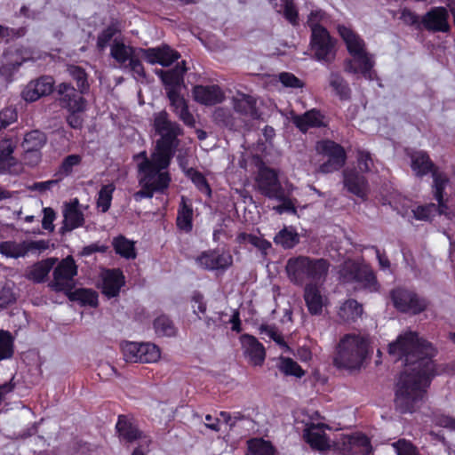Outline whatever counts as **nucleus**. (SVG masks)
Returning <instances> with one entry per match:
<instances>
[{"label":"nucleus","instance_id":"1","mask_svg":"<svg viewBox=\"0 0 455 455\" xmlns=\"http://www.w3.org/2000/svg\"><path fill=\"white\" fill-rule=\"evenodd\" d=\"M388 353L398 360L403 359L408 366L396 384L395 406L402 413L413 412L426 400L427 388L435 374L431 357L435 349L416 332L408 331L389 344Z\"/></svg>","mask_w":455,"mask_h":455},{"label":"nucleus","instance_id":"2","mask_svg":"<svg viewBox=\"0 0 455 455\" xmlns=\"http://www.w3.org/2000/svg\"><path fill=\"white\" fill-rule=\"evenodd\" d=\"M153 127L160 136L150 157L145 151L134 157L138 161V182L140 189L133 194L136 202L152 198L155 193H164L170 186L169 166L179 145L178 137L181 134L180 126L169 119L165 111L154 115Z\"/></svg>","mask_w":455,"mask_h":455},{"label":"nucleus","instance_id":"3","mask_svg":"<svg viewBox=\"0 0 455 455\" xmlns=\"http://www.w3.org/2000/svg\"><path fill=\"white\" fill-rule=\"evenodd\" d=\"M110 55L121 68H124L135 55H141V58L150 64H159L164 67L172 65L180 58L178 52L166 44L148 49L133 48L116 38L110 45Z\"/></svg>","mask_w":455,"mask_h":455},{"label":"nucleus","instance_id":"4","mask_svg":"<svg viewBox=\"0 0 455 455\" xmlns=\"http://www.w3.org/2000/svg\"><path fill=\"white\" fill-rule=\"evenodd\" d=\"M330 266L329 261L325 259L299 255L287 260L285 273L292 284L303 286L307 282L323 283L329 273Z\"/></svg>","mask_w":455,"mask_h":455},{"label":"nucleus","instance_id":"5","mask_svg":"<svg viewBox=\"0 0 455 455\" xmlns=\"http://www.w3.org/2000/svg\"><path fill=\"white\" fill-rule=\"evenodd\" d=\"M368 348L369 342L364 336L346 334L337 344L333 363L339 369H359L368 355Z\"/></svg>","mask_w":455,"mask_h":455},{"label":"nucleus","instance_id":"6","mask_svg":"<svg viewBox=\"0 0 455 455\" xmlns=\"http://www.w3.org/2000/svg\"><path fill=\"white\" fill-rule=\"evenodd\" d=\"M449 182L448 178L443 173L434 172L433 193L438 204H428L419 205L412 210L414 218L419 220H430L435 215H444L447 219L455 218L454 209H451L446 202L443 201V191Z\"/></svg>","mask_w":455,"mask_h":455},{"label":"nucleus","instance_id":"7","mask_svg":"<svg viewBox=\"0 0 455 455\" xmlns=\"http://www.w3.org/2000/svg\"><path fill=\"white\" fill-rule=\"evenodd\" d=\"M339 278L344 283H355L356 287L377 291L379 284L371 268L348 260L344 262L339 270Z\"/></svg>","mask_w":455,"mask_h":455},{"label":"nucleus","instance_id":"8","mask_svg":"<svg viewBox=\"0 0 455 455\" xmlns=\"http://www.w3.org/2000/svg\"><path fill=\"white\" fill-rule=\"evenodd\" d=\"M58 92L61 95L60 100L63 106L69 111L67 117L68 124L74 129H80L83 126L82 112L85 109L86 101L74 87L66 83L59 85Z\"/></svg>","mask_w":455,"mask_h":455},{"label":"nucleus","instance_id":"9","mask_svg":"<svg viewBox=\"0 0 455 455\" xmlns=\"http://www.w3.org/2000/svg\"><path fill=\"white\" fill-rule=\"evenodd\" d=\"M315 150L318 154L326 156L328 159L323 163L318 171L322 173H331L344 166L347 160L345 149L331 140H320L315 144Z\"/></svg>","mask_w":455,"mask_h":455},{"label":"nucleus","instance_id":"10","mask_svg":"<svg viewBox=\"0 0 455 455\" xmlns=\"http://www.w3.org/2000/svg\"><path fill=\"white\" fill-rule=\"evenodd\" d=\"M19 140L10 132L0 138V174L18 175L22 170L21 163L13 156Z\"/></svg>","mask_w":455,"mask_h":455},{"label":"nucleus","instance_id":"11","mask_svg":"<svg viewBox=\"0 0 455 455\" xmlns=\"http://www.w3.org/2000/svg\"><path fill=\"white\" fill-rule=\"evenodd\" d=\"M310 48L314 58L319 62L330 64L336 57V41L327 29L311 32Z\"/></svg>","mask_w":455,"mask_h":455},{"label":"nucleus","instance_id":"12","mask_svg":"<svg viewBox=\"0 0 455 455\" xmlns=\"http://www.w3.org/2000/svg\"><path fill=\"white\" fill-rule=\"evenodd\" d=\"M123 353L127 362L152 363L159 360L160 349L153 343L126 342L123 345Z\"/></svg>","mask_w":455,"mask_h":455},{"label":"nucleus","instance_id":"13","mask_svg":"<svg viewBox=\"0 0 455 455\" xmlns=\"http://www.w3.org/2000/svg\"><path fill=\"white\" fill-rule=\"evenodd\" d=\"M49 248L45 240L4 241L0 243V253L6 258H23L28 253H40Z\"/></svg>","mask_w":455,"mask_h":455},{"label":"nucleus","instance_id":"14","mask_svg":"<svg viewBox=\"0 0 455 455\" xmlns=\"http://www.w3.org/2000/svg\"><path fill=\"white\" fill-rule=\"evenodd\" d=\"M77 267L72 257L62 259L53 271V280L50 286L56 291L70 292L74 287V277Z\"/></svg>","mask_w":455,"mask_h":455},{"label":"nucleus","instance_id":"15","mask_svg":"<svg viewBox=\"0 0 455 455\" xmlns=\"http://www.w3.org/2000/svg\"><path fill=\"white\" fill-rule=\"evenodd\" d=\"M351 58L344 62V70L347 73L362 75L365 79L373 80L376 76L374 56L367 50L350 54Z\"/></svg>","mask_w":455,"mask_h":455},{"label":"nucleus","instance_id":"16","mask_svg":"<svg viewBox=\"0 0 455 455\" xmlns=\"http://www.w3.org/2000/svg\"><path fill=\"white\" fill-rule=\"evenodd\" d=\"M394 306L401 312L419 314L427 308L425 299L418 297L414 292L404 289H395L391 292Z\"/></svg>","mask_w":455,"mask_h":455},{"label":"nucleus","instance_id":"17","mask_svg":"<svg viewBox=\"0 0 455 455\" xmlns=\"http://www.w3.org/2000/svg\"><path fill=\"white\" fill-rule=\"evenodd\" d=\"M196 262L199 267L205 270H225L232 265L233 257L228 251L209 250L197 256Z\"/></svg>","mask_w":455,"mask_h":455},{"label":"nucleus","instance_id":"18","mask_svg":"<svg viewBox=\"0 0 455 455\" xmlns=\"http://www.w3.org/2000/svg\"><path fill=\"white\" fill-rule=\"evenodd\" d=\"M303 298L312 315H321L329 304V298L319 285L308 283L305 285Z\"/></svg>","mask_w":455,"mask_h":455},{"label":"nucleus","instance_id":"19","mask_svg":"<svg viewBox=\"0 0 455 455\" xmlns=\"http://www.w3.org/2000/svg\"><path fill=\"white\" fill-rule=\"evenodd\" d=\"M331 427L323 423L307 424L303 431L304 440L314 450L323 451L331 448V440L325 433V430Z\"/></svg>","mask_w":455,"mask_h":455},{"label":"nucleus","instance_id":"20","mask_svg":"<svg viewBox=\"0 0 455 455\" xmlns=\"http://www.w3.org/2000/svg\"><path fill=\"white\" fill-rule=\"evenodd\" d=\"M260 193L268 198H281L283 188L278 180L277 173L269 168H261L256 180Z\"/></svg>","mask_w":455,"mask_h":455},{"label":"nucleus","instance_id":"21","mask_svg":"<svg viewBox=\"0 0 455 455\" xmlns=\"http://www.w3.org/2000/svg\"><path fill=\"white\" fill-rule=\"evenodd\" d=\"M424 28L432 32L447 33L451 30L449 12L445 7L431 8L421 19Z\"/></svg>","mask_w":455,"mask_h":455},{"label":"nucleus","instance_id":"22","mask_svg":"<svg viewBox=\"0 0 455 455\" xmlns=\"http://www.w3.org/2000/svg\"><path fill=\"white\" fill-rule=\"evenodd\" d=\"M87 206L80 204L78 198H73L63 204V225L67 230H74L84 224V211Z\"/></svg>","mask_w":455,"mask_h":455},{"label":"nucleus","instance_id":"23","mask_svg":"<svg viewBox=\"0 0 455 455\" xmlns=\"http://www.w3.org/2000/svg\"><path fill=\"white\" fill-rule=\"evenodd\" d=\"M54 80L51 76H41L29 82L21 92L22 99L27 102H34L41 97L50 94L53 90Z\"/></svg>","mask_w":455,"mask_h":455},{"label":"nucleus","instance_id":"24","mask_svg":"<svg viewBox=\"0 0 455 455\" xmlns=\"http://www.w3.org/2000/svg\"><path fill=\"white\" fill-rule=\"evenodd\" d=\"M243 355L254 366L263 364L266 352L263 345L253 336L243 334L240 337Z\"/></svg>","mask_w":455,"mask_h":455},{"label":"nucleus","instance_id":"25","mask_svg":"<svg viewBox=\"0 0 455 455\" xmlns=\"http://www.w3.org/2000/svg\"><path fill=\"white\" fill-rule=\"evenodd\" d=\"M344 188L354 196L364 199L367 196L369 186L365 177L355 169H346L343 172Z\"/></svg>","mask_w":455,"mask_h":455},{"label":"nucleus","instance_id":"26","mask_svg":"<svg viewBox=\"0 0 455 455\" xmlns=\"http://www.w3.org/2000/svg\"><path fill=\"white\" fill-rule=\"evenodd\" d=\"M192 93L196 102L205 106L216 105L225 99L224 92L216 84L196 85L194 87Z\"/></svg>","mask_w":455,"mask_h":455},{"label":"nucleus","instance_id":"27","mask_svg":"<svg viewBox=\"0 0 455 455\" xmlns=\"http://www.w3.org/2000/svg\"><path fill=\"white\" fill-rule=\"evenodd\" d=\"M124 275L119 269H108L102 273V293L108 298L116 297L124 285Z\"/></svg>","mask_w":455,"mask_h":455},{"label":"nucleus","instance_id":"28","mask_svg":"<svg viewBox=\"0 0 455 455\" xmlns=\"http://www.w3.org/2000/svg\"><path fill=\"white\" fill-rule=\"evenodd\" d=\"M187 68L185 62L177 64L176 67L171 70H158L156 75L162 79L164 84L167 92L174 89L176 92H180L181 85L183 84V76Z\"/></svg>","mask_w":455,"mask_h":455},{"label":"nucleus","instance_id":"29","mask_svg":"<svg viewBox=\"0 0 455 455\" xmlns=\"http://www.w3.org/2000/svg\"><path fill=\"white\" fill-rule=\"evenodd\" d=\"M408 155L411 158V167L417 176L421 177L427 175L428 172H432V176L434 177L435 172L441 173L435 168L433 162L426 152L413 151L408 153Z\"/></svg>","mask_w":455,"mask_h":455},{"label":"nucleus","instance_id":"30","mask_svg":"<svg viewBox=\"0 0 455 455\" xmlns=\"http://www.w3.org/2000/svg\"><path fill=\"white\" fill-rule=\"evenodd\" d=\"M30 59V54L28 52L22 53L19 51H16L15 52L8 51L4 53V63L0 67V75L5 77H10L23 62Z\"/></svg>","mask_w":455,"mask_h":455},{"label":"nucleus","instance_id":"31","mask_svg":"<svg viewBox=\"0 0 455 455\" xmlns=\"http://www.w3.org/2000/svg\"><path fill=\"white\" fill-rule=\"evenodd\" d=\"M338 32L346 44L349 54L366 50V44L363 39L356 34L350 27L339 25Z\"/></svg>","mask_w":455,"mask_h":455},{"label":"nucleus","instance_id":"32","mask_svg":"<svg viewBox=\"0 0 455 455\" xmlns=\"http://www.w3.org/2000/svg\"><path fill=\"white\" fill-rule=\"evenodd\" d=\"M292 122L301 132H306L309 128L324 125V116L320 111L311 109L303 115H296Z\"/></svg>","mask_w":455,"mask_h":455},{"label":"nucleus","instance_id":"33","mask_svg":"<svg viewBox=\"0 0 455 455\" xmlns=\"http://www.w3.org/2000/svg\"><path fill=\"white\" fill-rule=\"evenodd\" d=\"M193 215L192 204L185 196H181L177 214L178 228L186 233L190 232L193 228Z\"/></svg>","mask_w":455,"mask_h":455},{"label":"nucleus","instance_id":"34","mask_svg":"<svg viewBox=\"0 0 455 455\" xmlns=\"http://www.w3.org/2000/svg\"><path fill=\"white\" fill-rule=\"evenodd\" d=\"M46 141L47 137L43 132L34 130L24 135L21 147L25 152L40 151L46 144Z\"/></svg>","mask_w":455,"mask_h":455},{"label":"nucleus","instance_id":"35","mask_svg":"<svg viewBox=\"0 0 455 455\" xmlns=\"http://www.w3.org/2000/svg\"><path fill=\"white\" fill-rule=\"evenodd\" d=\"M119 437L126 442H132L139 438L140 432L126 416L120 415L116 425Z\"/></svg>","mask_w":455,"mask_h":455},{"label":"nucleus","instance_id":"36","mask_svg":"<svg viewBox=\"0 0 455 455\" xmlns=\"http://www.w3.org/2000/svg\"><path fill=\"white\" fill-rule=\"evenodd\" d=\"M52 259L33 265L26 273V277L34 283H43L53 267Z\"/></svg>","mask_w":455,"mask_h":455},{"label":"nucleus","instance_id":"37","mask_svg":"<svg viewBox=\"0 0 455 455\" xmlns=\"http://www.w3.org/2000/svg\"><path fill=\"white\" fill-rule=\"evenodd\" d=\"M115 251L123 258L133 259L136 258L134 243L124 235H118L112 241Z\"/></svg>","mask_w":455,"mask_h":455},{"label":"nucleus","instance_id":"38","mask_svg":"<svg viewBox=\"0 0 455 455\" xmlns=\"http://www.w3.org/2000/svg\"><path fill=\"white\" fill-rule=\"evenodd\" d=\"M256 101L253 97L246 94H238L233 99L234 109L245 116L254 117Z\"/></svg>","mask_w":455,"mask_h":455},{"label":"nucleus","instance_id":"39","mask_svg":"<svg viewBox=\"0 0 455 455\" xmlns=\"http://www.w3.org/2000/svg\"><path fill=\"white\" fill-rule=\"evenodd\" d=\"M348 443L354 452H360L363 455H368L371 451V446L369 438L361 433H356L349 435L344 441V443Z\"/></svg>","mask_w":455,"mask_h":455},{"label":"nucleus","instance_id":"40","mask_svg":"<svg viewBox=\"0 0 455 455\" xmlns=\"http://www.w3.org/2000/svg\"><path fill=\"white\" fill-rule=\"evenodd\" d=\"M246 455H275L274 446L270 442L262 438H253L248 441Z\"/></svg>","mask_w":455,"mask_h":455},{"label":"nucleus","instance_id":"41","mask_svg":"<svg viewBox=\"0 0 455 455\" xmlns=\"http://www.w3.org/2000/svg\"><path fill=\"white\" fill-rule=\"evenodd\" d=\"M274 241L285 249L293 248L299 242V236L292 228H284L275 236Z\"/></svg>","mask_w":455,"mask_h":455},{"label":"nucleus","instance_id":"42","mask_svg":"<svg viewBox=\"0 0 455 455\" xmlns=\"http://www.w3.org/2000/svg\"><path fill=\"white\" fill-rule=\"evenodd\" d=\"M363 313L362 305L355 299H347L339 308V315L344 321H354Z\"/></svg>","mask_w":455,"mask_h":455},{"label":"nucleus","instance_id":"43","mask_svg":"<svg viewBox=\"0 0 455 455\" xmlns=\"http://www.w3.org/2000/svg\"><path fill=\"white\" fill-rule=\"evenodd\" d=\"M71 300L79 301L82 305L96 307L98 304V295L96 291L90 289H77L74 291L67 292Z\"/></svg>","mask_w":455,"mask_h":455},{"label":"nucleus","instance_id":"44","mask_svg":"<svg viewBox=\"0 0 455 455\" xmlns=\"http://www.w3.org/2000/svg\"><path fill=\"white\" fill-rule=\"evenodd\" d=\"M115 190L116 186L113 183L104 185L100 189L98 193L97 207L102 212H107L109 210Z\"/></svg>","mask_w":455,"mask_h":455},{"label":"nucleus","instance_id":"45","mask_svg":"<svg viewBox=\"0 0 455 455\" xmlns=\"http://www.w3.org/2000/svg\"><path fill=\"white\" fill-rule=\"evenodd\" d=\"M237 241L240 243H250L264 254L271 248L268 241L252 234L241 233L237 235Z\"/></svg>","mask_w":455,"mask_h":455},{"label":"nucleus","instance_id":"46","mask_svg":"<svg viewBox=\"0 0 455 455\" xmlns=\"http://www.w3.org/2000/svg\"><path fill=\"white\" fill-rule=\"evenodd\" d=\"M278 368L287 376L301 378L305 374L302 368L294 360L289 357L280 356Z\"/></svg>","mask_w":455,"mask_h":455},{"label":"nucleus","instance_id":"47","mask_svg":"<svg viewBox=\"0 0 455 455\" xmlns=\"http://www.w3.org/2000/svg\"><path fill=\"white\" fill-rule=\"evenodd\" d=\"M154 327L158 336L172 337L176 333L172 322L165 315L157 317L154 322Z\"/></svg>","mask_w":455,"mask_h":455},{"label":"nucleus","instance_id":"48","mask_svg":"<svg viewBox=\"0 0 455 455\" xmlns=\"http://www.w3.org/2000/svg\"><path fill=\"white\" fill-rule=\"evenodd\" d=\"M13 355V338L8 331H0V360L9 359Z\"/></svg>","mask_w":455,"mask_h":455},{"label":"nucleus","instance_id":"49","mask_svg":"<svg viewBox=\"0 0 455 455\" xmlns=\"http://www.w3.org/2000/svg\"><path fill=\"white\" fill-rule=\"evenodd\" d=\"M82 162V156L80 155L73 154L66 156L61 164L59 167L57 175H60V179L67 177L73 172V169L78 166Z\"/></svg>","mask_w":455,"mask_h":455},{"label":"nucleus","instance_id":"50","mask_svg":"<svg viewBox=\"0 0 455 455\" xmlns=\"http://www.w3.org/2000/svg\"><path fill=\"white\" fill-rule=\"evenodd\" d=\"M327 19V15L325 12H323L320 8H315L312 6L310 9V13L307 16V25L312 31H315V29H326L322 23H323Z\"/></svg>","mask_w":455,"mask_h":455},{"label":"nucleus","instance_id":"51","mask_svg":"<svg viewBox=\"0 0 455 455\" xmlns=\"http://www.w3.org/2000/svg\"><path fill=\"white\" fill-rule=\"evenodd\" d=\"M330 84L341 99H347L350 95V89L344 78L338 73H331Z\"/></svg>","mask_w":455,"mask_h":455},{"label":"nucleus","instance_id":"52","mask_svg":"<svg viewBox=\"0 0 455 455\" xmlns=\"http://www.w3.org/2000/svg\"><path fill=\"white\" fill-rule=\"evenodd\" d=\"M68 70L69 75L76 81V85L80 92L84 93L89 88L84 70L77 66H69Z\"/></svg>","mask_w":455,"mask_h":455},{"label":"nucleus","instance_id":"53","mask_svg":"<svg viewBox=\"0 0 455 455\" xmlns=\"http://www.w3.org/2000/svg\"><path fill=\"white\" fill-rule=\"evenodd\" d=\"M275 200L281 202L279 205L275 206L273 209L279 214H283L284 212H289L291 214H297L296 210V200L291 199L287 197L284 194V191H281V198H275Z\"/></svg>","mask_w":455,"mask_h":455},{"label":"nucleus","instance_id":"54","mask_svg":"<svg viewBox=\"0 0 455 455\" xmlns=\"http://www.w3.org/2000/svg\"><path fill=\"white\" fill-rule=\"evenodd\" d=\"M187 175L191 179L193 183L201 192L206 194L207 196L211 195L210 186L208 185L205 178L202 173L194 169H188L187 171Z\"/></svg>","mask_w":455,"mask_h":455},{"label":"nucleus","instance_id":"55","mask_svg":"<svg viewBox=\"0 0 455 455\" xmlns=\"http://www.w3.org/2000/svg\"><path fill=\"white\" fill-rule=\"evenodd\" d=\"M283 17L292 25H299V12L292 0H282Z\"/></svg>","mask_w":455,"mask_h":455},{"label":"nucleus","instance_id":"56","mask_svg":"<svg viewBox=\"0 0 455 455\" xmlns=\"http://www.w3.org/2000/svg\"><path fill=\"white\" fill-rule=\"evenodd\" d=\"M139 57L141 55H135L123 68L130 70L136 80L142 81L146 77V73Z\"/></svg>","mask_w":455,"mask_h":455},{"label":"nucleus","instance_id":"57","mask_svg":"<svg viewBox=\"0 0 455 455\" xmlns=\"http://www.w3.org/2000/svg\"><path fill=\"white\" fill-rule=\"evenodd\" d=\"M357 166L362 172H369L373 169L378 171L374 166L371 154L363 150H360L357 153Z\"/></svg>","mask_w":455,"mask_h":455},{"label":"nucleus","instance_id":"58","mask_svg":"<svg viewBox=\"0 0 455 455\" xmlns=\"http://www.w3.org/2000/svg\"><path fill=\"white\" fill-rule=\"evenodd\" d=\"M397 455H419L417 448L409 441L400 439L392 443Z\"/></svg>","mask_w":455,"mask_h":455},{"label":"nucleus","instance_id":"59","mask_svg":"<svg viewBox=\"0 0 455 455\" xmlns=\"http://www.w3.org/2000/svg\"><path fill=\"white\" fill-rule=\"evenodd\" d=\"M261 332L267 336L269 339H273L275 343H277L285 352L290 351V347L284 342L282 335L277 331L275 327L267 326L261 328Z\"/></svg>","mask_w":455,"mask_h":455},{"label":"nucleus","instance_id":"60","mask_svg":"<svg viewBox=\"0 0 455 455\" xmlns=\"http://www.w3.org/2000/svg\"><path fill=\"white\" fill-rule=\"evenodd\" d=\"M167 95L175 114L179 113L180 110L188 106L185 99L180 96V92H176L174 89H172L167 92Z\"/></svg>","mask_w":455,"mask_h":455},{"label":"nucleus","instance_id":"61","mask_svg":"<svg viewBox=\"0 0 455 455\" xmlns=\"http://www.w3.org/2000/svg\"><path fill=\"white\" fill-rule=\"evenodd\" d=\"M16 300L15 293L13 292L12 285L9 283L4 284L0 290V307H5Z\"/></svg>","mask_w":455,"mask_h":455},{"label":"nucleus","instance_id":"62","mask_svg":"<svg viewBox=\"0 0 455 455\" xmlns=\"http://www.w3.org/2000/svg\"><path fill=\"white\" fill-rule=\"evenodd\" d=\"M116 34V29L112 27H108L104 29L98 36L97 47L100 51H104L109 44L113 36Z\"/></svg>","mask_w":455,"mask_h":455},{"label":"nucleus","instance_id":"63","mask_svg":"<svg viewBox=\"0 0 455 455\" xmlns=\"http://www.w3.org/2000/svg\"><path fill=\"white\" fill-rule=\"evenodd\" d=\"M433 423L438 427L455 430V419L440 412L434 413Z\"/></svg>","mask_w":455,"mask_h":455},{"label":"nucleus","instance_id":"64","mask_svg":"<svg viewBox=\"0 0 455 455\" xmlns=\"http://www.w3.org/2000/svg\"><path fill=\"white\" fill-rule=\"evenodd\" d=\"M279 81L285 87L301 88L303 86V83L298 77L288 72L281 73L279 75Z\"/></svg>","mask_w":455,"mask_h":455}]
</instances>
